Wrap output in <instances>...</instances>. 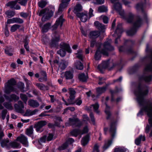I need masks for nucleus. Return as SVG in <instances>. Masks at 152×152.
I'll use <instances>...</instances> for the list:
<instances>
[{"mask_svg": "<svg viewBox=\"0 0 152 152\" xmlns=\"http://www.w3.org/2000/svg\"><path fill=\"white\" fill-rule=\"evenodd\" d=\"M102 50L100 51L99 48H98L96 50L94 56L95 60H99L101 59V57Z\"/></svg>", "mask_w": 152, "mask_h": 152, "instance_id": "nucleus-26", "label": "nucleus"}, {"mask_svg": "<svg viewBox=\"0 0 152 152\" xmlns=\"http://www.w3.org/2000/svg\"><path fill=\"white\" fill-rule=\"evenodd\" d=\"M73 101L74 102L73 103H74L72 104H73L76 103L77 105H80L82 103V101L80 97H79L75 100H73Z\"/></svg>", "mask_w": 152, "mask_h": 152, "instance_id": "nucleus-56", "label": "nucleus"}, {"mask_svg": "<svg viewBox=\"0 0 152 152\" xmlns=\"http://www.w3.org/2000/svg\"><path fill=\"white\" fill-rule=\"evenodd\" d=\"M47 122L45 121H41L36 123L34 126V127L35 129L37 132L41 133L43 131L42 127L46 125Z\"/></svg>", "mask_w": 152, "mask_h": 152, "instance_id": "nucleus-9", "label": "nucleus"}, {"mask_svg": "<svg viewBox=\"0 0 152 152\" xmlns=\"http://www.w3.org/2000/svg\"><path fill=\"white\" fill-rule=\"evenodd\" d=\"M68 64V62L65 60H61L58 64V69L64 70Z\"/></svg>", "mask_w": 152, "mask_h": 152, "instance_id": "nucleus-19", "label": "nucleus"}, {"mask_svg": "<svg viewBox=\"0 0 152 152\" xmlns=\"http://www.w3.org/2000/svg\"><path fill=\"white\" fill-rule=\"evenodd\" d=\"M88 132V129L87 126H85L82 130H80V134H83L86 133Z\"/></svg>", "mask_w": 152, "mask_h": 152, "instance_id": "nucleus-60", "label": "nucleus"}, {"mask_svg": "<svg viewBox=\"0 0 152 152\" xmlns=\"http://www.w3.org/2000/svg\"><path fill=\"white\" fill-rule=\"evenodd\" d=\"M55 11L54 8L49 9L46 8L41 10L39 15L42 16L44 14L42 20V21L44 22L50 19L53 16Z\"/></svg>", "mask_w": 152, "mask_h": 152, "instance_id": "nucleus-4", "label": "nucleus"}, {"mask_svg": "<svg viewBox=\"0 0 152 152\" xmlns=\"http://www.w3.org/2000/svg\"><path fill=\"white\" fill-rule=\"evenodd\" d=\"M119 50L120 52H124L128 54H133L134 52L132 48H127L125 45L120 47Z\"/></svg>", "mask_w": 152, "mask_h": 152, "instance_id": "nucleus-13", "label": "nucleus"}, {"mask_svg": "<svg viewBox=\"0 0 152 152\" xmlns=\"http://www.w3.org/2000/svg\"><path fill=\"white\" fill-rule=\"evenodd\" d=\"M39 111V110L35 109L33 111L27 110L26 111L25 113L24 114V116H30L35 114L37 112Z\"/></svg>", "mask_w": 152, "mask_h": 152, "instance_id": "nucleus-24", "label": "nucleus"}, {"mask_svg": "<svg viewBox=\"0 0 152 152\" xmlns=\"http://www.w3.org/2000/svg\"><path fill=\"white\" fill-rule=\"evenodd\" d=\"M142 139V141H145V137L144 136L140 135L135 140V144L137 145H139L141 143Z\"/></svg>", "mask_w": 152, "mask_h": 152, "instance_id": "nucleus-35", "label": "nucleus"}, {"mask_svg": "<svg viewBox=\"0 0 152 152\" xmlns=\"http://www.w3.org/2000/svg\"><path fill=\"white\" fill-rule=\"evenodd\" d=\"M3 105L8 110H12V104L10 102H5L3 104Z\"/></svg>", "mask_w": 152, "mask_h": 152, "instance_id": "nucleus-49", "label": "nucleus"}, {"mask_svg": "<svg viewBox=\"0 0 152 152\" xmlns=\"http://www.w3.org/2000/svg\"><path fill=\"white\" fill-rule=\"evenodd\" d=\"M11 99L12 100V102L13 100L15 101L18 100L19 99V98L18 96H17L16 95L14 94H12L10 96Z\"/></svg>", "mask_w": 152, "mask_h": 152, "instance_id": "nucleus-59", "label": "nucleus"}, {"mask_svg": "<svg viewBox=\"0 0 152 152\" xmlns=\"http://www.w3.org/2000/svg\"><path fill=\"white\" fill-rule=\"evenodd\" d=\"M68 89L69 93L70 96L69 98L67 99V101L69 102V104H72L73 103V100H75V94L76 92L74 89L73 88H69Z\"/></svg>", "mask_w": 152, "mask_h": 152, "instance_id": "nucleus-12", "label": "nucleus"}, {"mask_svg": "<svg viewBox=\"0 0 152 152\" xmlns=\"http://www.w3.org/2000/svg\"><path fill=\"white\" fill-rule=\"evenodd\" d=\"M114 4V7L116 11H120L121 10V5L118 1Z\"/></svg>", "mask_w": 152, "mask_h": 152, "instance_id": "nucleus-44", "label": "nucleus"}, {"mask_svg": "<svg viewBox=\"0 0 152 152\" xmlns=\"http://www.w3.org/2000/svg\"><path fill=\"white\" fill-rule=\"evenodd\" d=\"M68 145L67 142H65L61 146H59L58 149L59 151H62L66 149L68 147Z\"/></svg>", "mask_w": 152, "mask_h": 152, "instance_id": "nucleus-53", "label": "nucleus"}, {"mask_svg": "<svg viewBox=\"0 0 152 152\" xmlns=\"http://www.w3.org/2000/svg\"><path fill=\"white\" fill-rule=\"evenodd\" d=\"M20 97L23 102L25 104H26L28 100L27 96L26 94H20Z\"/></svg>", "mask_w": 152, "mask_h": 152, "instance_id": "nucleus-52", "label": "nucleus"}, {"mask_svg": "<svg viewBox=\"0 0 152 152\" xmlns=\"http://www.w3.org/2000/svg\"><path fill=\"white\" fill-rule=\"evenodd\" d=\"M116 122L115 121H111L110 125L109 132L111 136V139L105 140L104 145L103 147V149L106 150L112 143L113 139L115 138L116 131Z\"/></svg>", "mask_w": 152, "mask_h": 152, "instance_id": "nucleus-3", "label": "nucleus"}, {"mask_svg": "<svg viewBox=\"0 0 152 152\" xmlns=\"http://www.w3.org/2000/svg\"><path fill=\"white\" fill-rule=\"evenodd\" d=\"M5 14L7 17L8 18H10L15 15V11L8 10L5 12Z\"/></svg>", "mask_w": 152, "mask_h": 152, "instance_id": "nucleus-36", "label": "nucleus"}, {"mask_svg": "<svg viewBox=\"0 0 152 152\" xmlns=\"http://www.w3.org/2000/svg\"><path fill=\"white\" fill-rule=\"evenodd\" d=\"M13 18L14 23L21 24L23 22V20L19 18Z\"/></svg>", "mask_w": 152, "mask_h": 152, "instance_id": "nucleus-54", "label": "nucleus"}, {"mask_svg": "<svg viewBox=\"0 0 152 152\" xmlns=\"http://www.w3.org/2000/svg\"><path fill=\"white\" fill-rule=\"evenodd\" d=\"M26 134L29 136H31V135L33 133V126H30L29 128L26 129Z\"/></svg>", "mask_w": 152, "mask_h": 152, "instance_id": "nucleus-40", "label": "nucleus"}, {"mask_svg": "<svg viewBox=\"0 0 152 152\" xmlns=\"http://www.w3.org/2000/svg\"><path fill=\"white\" fill-rule=\"evenodd\" d=\"M63 17V15H62L57 20L55 24L52 27V30L53 31L56 30L59 25H60L61 28L62 26L63 23L65 20Z\"/></svg>", "mask_w": 152, "mask_h": 152, "instance_id": "nucleus-10", "label": "nucleus"}, {"mask_svg": "<svg viewBox=\"0 0 152 152\" xmlns=\"http://www.w3.org/2000/svg\"><path fill=\"white\" fill-rule=\"evenodd\" d=\"M20 27V25L18 24H15L12 26L11 28L10 31L12 32H13L19 28Z\"/></svg>", "mask_w": 152, "mask_h": 152, "instance_id": "nucleus-48", "label": "nucleus"}, {"mask_svg": "<svg viewBox=\"0 0 152 152\" xmlns=\"http://www.w3.org/2000/svg\"><path fill=\"white\" fill-rule=\"evenodd\" d=\"M124 19L128 23H133L132 27L126 31L127 35L129 36H132L135 34L138 28L141 26L142 23V19L140 16L135 17L134 15L131 12L126 14Z\"/></svg>", "mask_w": 152, "mask_h": 152, "instance_id": "nucleus-2", "label": "nucleus"}, {"mask_svg": "<svg viewBox=\"0 0 152 152\" xmlns=\"http://www.w3.org/2000/svg\"><path fill=\"white\" fill-rule=\"evenodd\" d=\"M14 107L16 111L18 113H24V110H23V108L21 107L17 104H15Z\"/></svg>", "mask_w": 152, "mask_h": 152, "instance_id": "nucleus-41", "label": "nucleus"}, {"mask_svg": "<svg viewBox=\"0 0 152 152\" xmlns=\"http://www.w3.org/2000/svg\"><path fill=\"white\" fill-rule=\"evenodd\" d=\"M51 24L50 23H48L45 24L42 27V31L43 33L47 32Z\"/></svg>", "mask_w": 152, "mask_h": 152, "instance_id": "nucleus-38", "label": "nucleus"}, {"mask_svg": "<svg viewBox=\"0 0 152 152\" xmlns=\"http://www.w3.org/2000/svg\"><path fill=\"white\" fill-rule=\"evenodd\" d=\"M16 140L19 141L21 143L26 146L28 143L27 137L24 135H21V137H17Z\"/></svg>", "mask_w": 152, "mask_h": 152, "instance_id": "nucleus-20", "label": "nucleus"}, {"mask_svg": "<svg viewBox=\"0 0 152 152\" xmlns=\"http://www.w3.org/2000/svg\"><path fill=\"white\" fill-rule=\"evenodd\" d=\"M140 66V65L139 64H135L132 67L131 70L133 72H135L138 70Z\"/></svg>", "mask_w": 152, "mask_h": 152, "instance_id": "nucleus-57", "label": "nucleus"}, {"mask_svg": "<svg viewBox=\"0 0 152 152\" xmlns=\"http://www.w3.org/2000/svg\"><path fill=\"white\" fill-rule=\"evenodd\" d=\"M92 107H93V109L95 112L97 113H99V111L98 110L99 107V105L98 103H96L94 104L91 105L90 107L91 108Z\"/></svg>", "mask_w": 152, "mask_h": 152, "instance_id": "nucleus-46", "label": "nucleus"}, {"mask_svg": "<svg viewBox=\"0 0 152 152\" xmlns=\"http://www.w3.org/2000/svg\"><path fill=\"white\" fill-rule=\"evenodd\" d=\"M77 118H69V122L65 124L66 126H73L75 122L76 121Z\"/></svg>", "mask_w": 152, "mask_h": 152, "instance_id": "nucleus-30", "label": "nucleus"}, {"mask_svg": "<svg viewBox=\"0 0 152 152\" xmlns=\"http://www.w3.org/2000/svg\"><path fill=\"white\" fill-rule=\"evenodd\" d=\"M105 104L106 106V107L105 108V112L106 115L107 116L106 118V119H107L108 120L110 118L111 114L110 111H109L110 107L107 105L106 102L105 103Z\"/></svg>", "mask_w": 152, "mask_h": 152, "instance_id": "nucleus-32", "label": "nucleus"}, {"mask_svg": "<svg viewBox=\"0 0 152 152\" xmlns=\"http://www.w3.org/2000/svg\"><path fill=\"white\" fill-rule=\"evenodd\" d=\"M111 40L109 39L104 43L103 48L102 49V53L103 55L108 56L109 54L108 51L114 50V47L111 45Z\"/></svg>", "mask_w": 152, "mask_h": 152, "instance_id": "nucleus-7", "label": "nucleus"}, {"mask_svg": "<svg viewBox=\"0 0 152 152\" xmlns=\"http://www.w3.org/2000/svg\"><path fill=\"white\" fill-rule=\"evenodd\" d=\"M17 2V1L16 0L15 1H10L6 4V6L7 7H9L11 9H12L14 8Z\"/></svg>", "mask_w": 152, "mask_h": 152, "instance_id": "nucleus-33", "label": "nucleus"}, {"mask_svg": "<svg viewBox=\"0 0 152 152\" xmlns=\"http://www.w3.org/2000/svg\"><path fill=\"white\" fill-rule=\"evenodd\" d=\"M82 123L79 120L78 118H77L76 121L75 122V123L74 124L72 127L75 128L78 127L80 128L82 125Z\"/></svg>", "mask_w": 152, "mask_h": 152, "instance_id": "nucleus-47", "label": "nucleus"}, {"mask_svg": "<svg viewBox=\"0 0 152 152\" xmlns=\"http://www.w3.org/2000/svg\"><path fill=\"white\" fill-rule=\"evenodd\" d=\"M75 66L77 69L82 70L83 69L84 66L83 64L79 61H77L75 63Z\"/></svg>", "mask_w": 152, "mask_h": 152, "instance_id": "nucleus-29", "label": "nucleus"}, {"mask_svg": "<svg viewBox=\"0 0 152 152\" xmlns=\"http://www.w3.org/2000/svg\"><path fill=\"white\" fill-rule=\"evenodd\" d=\"M82 10V7L81 5L79 4H77L73 10V12L76 14L77 16L78 14L81 13L80 12Z\"/></svg>", "mask_w": 152, "mask_h": 152, "instance_id": "nucleus-23", "label": "nucleus"}, {"mask_svg": "<svg viewBox=\"0 0 152 152\" xmlns=\"http://www.w3.org/2000/svg\"><path fill=\"white\" fill-rule=\"evenodd\" d=\"M60 40V36L57 33L56 31L54 33V37L51 39L50 45L52 48L56 47L58 46V43Z\"/></svg>", "mask_w": 152, "mask_h": 152, "instance_id": "nucleus-8", "label": "nucleus"}, {"mask_svg": "<svg viewBox=\"0 0 152 152\" xmlns=\"http://www.w3.org/2000/svg\"><path fill=\"white\" fill-rule=\"evenodd\" d=\"M107 87L103 86L101 87H98L96 88V92L98 94H101L104 93L106 90Z\"/></svg>", "mask_w": 152, "mask_h": 152, "instance_id": "nucleus-37", "label": "nucleus"}, {"mask_svg": "<svg viewBox=\"0 0 152 152\" xmlns=\"http://www.w3.org/2000/svg\"><path fill=\"white\" fill-rule=\"evenodd\" d=\"M7 113V109L3 110L2 111V118L3 120H4L6 117V115Z\"/></svg>", "mask_w": 152, "mask_h": 152, "instance_id": "nucleus-61", "label": "nucleus"}, {"mask_svg": "<svg viewBox=\"0 0 152 152\" xmlns=\"http://www.w3.org/2000/svg\"><path fill=\"white\" fill-rule=\"evenodd\" d=\"M60 47L61 48L65 50L69 53H71L72 52V50L69 44L62 42L60 44Z\"/></svg>", "mask_w": 152, "mask_h": 152, "instance_id": "nucleus-18", "label": "nucleus"}, {"mask_svg": "<svg viewBox=\"0 0 152 152\" xmlns=\"http://www.w3.org/2000/svg\"><path fill=\"white\" fill-rule=\"evenodd\" d=\"M66 51L65 50L61 48L59 50L57 51V53L60 55V56L63 57L66 55Z\"/></svg>", "mask_w": 152, "mask_h": 152, "instance_id": "nucleus-51", "label": "nucleus"}, {"mask_svg": "<svg viewBox=\"0 0 152 152\" xmlns=\"http://www.w3.org/2000/svg\"><path fill=\"white\" fill-rule=\"evenodd\" d=\"M89 140V136L88 135H86L85 137H83L82 139L81 143L82 145L84 146L88 144Z\"/></svg>", "mask_w": 152, "mask_h": 152, "instance_id": "nucleus-28", "label": "nucleus"}, {"mask_svg": "<svg viewBox=\"0 0 152 152\" xmlns=\"http://www.w3.org/2000/svg\"><path fill=\"white\" fill-rule=\"evenodd\" d=\"M9 142L8 140H3L1 142V145L3 146H4L7 145V144Z\"/></svg>", "mask_w": 152, "mask_h": 152, "instance_id": "nucleus-64", "label": "nucleus"}, {"mask_svg": "<svg viewBox=\"0 0 152 152\" xmlns=\"http://www.w3.org/2000/svg\"><path fill=\"white\" fill-rule=\"evenodd\" d=\"M67 5L65 4H64L61 3V4L57 12L56 13V16H57L58 15L61 14L64 10V8L67 7Z\"/></svg>", "mask_w": 152, "mask_h": 152, "instance_id": "nucleus-25", "label": "nucleus"}, {"mask_svg": "<svg viewBox=\"0 0 152 152\" xmlns=\"http://www.w3.org/2000/svg\"><path fill=\"white\" fill-rule=\"evenodd\" d=\"M117 11L118 12L119 14L121 16L122 18L124 19L126 15L124 14V10L121 9L120 10L118 11Z\"/></svg>", "mask_w": 152, "mask_h": 152, "instance_id": "nucleus-63", "label": "nucleus"}, {"mask_svg": "<svg viewBox=\"0 0 152 152\" xmlns=\"http://www.w3.org/2000/svg\"><path fill=\"white\" fill-rule=\"evenodd\" d=\"M152 80V75H148L145 74L140 75L138 77V83L136 86L134 94L137 97V99L140 105H142L144 103V97L147 95L149 92L148 87L142 85L141 82L144 81L146 83H148Z\"/></svg>", "mask_w": 152, "mask_h": 152, "instance_id": "nucleus-1", "label": "nucleus"}, {"mask_svg": "<svg viewBox=\"0 0 152 152\" xmlns=\"http://www.w3.org/2000/svg\"><path fill=\"white\" fill-rule=\"evenodd\" d=\"M80 133H81L80 130L77 129H74L70 132L72 136H75V137H77L79 134H80Z\"/></svg>", "mask_w": 152, "mask_h": 152, "instance_id": "nucleus-34", "label": "nucleus"}, {"mask_svg": "<svg viewBox=\"0 0 152 152\" xmlns=\"http://www.w3.org/2000/svg\"><path fill=\"white\" fill-rule=\"evenodd\" d=\"M140 106L142 107L139 112L137 114V116L142 115L143 111H144L147 113L148 116L149 117L152 116V102L148 101L146 102L145 105H144L143 104L142 105Z\"/></svg>", "mask_w": 152, "mask_h": 152, "instance_id": "nucleus-6", "label": "nucleus"}, {"mask_svg": "<svg viewBox=\"0 0 152 152\" xmlns=\"http://www.w3.org/2000/svg\"><path fill=\"white\" fill-rule=\"evenodd\" d=\"M16 81L13 78L8 80L5 85L4 92L9 94L11 92H14L15 91L14 86L16 85Z\"/></svg>", "mask_w": 152, "mask_h": 152, "instance_id": "nucleus-5", "label": "nucleus"}, {"mask_svg": "<svg viewBox=\"0 0 152 152\" xmlns=\"http://www.w3.org/2000/svg\"><path fill=\"white\" fill-rule=\"evenodd\" d=\"M18 87L20 91L22 92H24L27 91V90H26L25 88L24 83L22 82H19L18 83Z\"/></svg>", "mask_w": 152, "mask_h": 152, "instance_id": "nucleus-31", "label": "nucleus"}, {"mask_svg": "<svg viewBox=\"0 0 152 152\" xmlns=\"http://www.w3.org/2000/svg\"><path fill=\"white\" fill-rule=\"evenodd\" d=\"M77 17L80 18L81 21L83 22H86L88 18V16L87 14L81 13L80 14H78Z\"/></svg>", "mask_w": 152, "mask_h": 152, "instance_id": "nucleus-27", "label": "nucleus"}, {"mask_svg": "<svg viewBox=\"0 0 152 152\" xmlns=\"http://www.w3.org/2000/svg\"><path fill=\"white\" fill-rule=\"evenodd\" d=\"M35 85L38 87V88L41 90H45V88L47 90H48V88L47 86H45L44 84H40V83H36Z\"/></svg>", "mask_w": 152, "mask_h": 152, "instance_id": "nucleus-39", "label": "nucleus"}, {"mask_svg": "<svg viewBox=\"0 0 152 152\" xmlns=\"http://www.w3.org/2000/svg\"><path fill=\"white\" fill-rule=\"evenodd\" d=\"M65 76L66 79H72L73 77L72 73L70 71H66L65 73Z\"/></svg>", "mask_w": 152, "mask_h": 152, "instance_id": "nucleus-42", "label": "nucleus"}, {"mask_svg": "<svg viewBox=\"0 0 152 152\" xmlns=\"http://www.w3.org/2000/svg\"><path fill=\"white\" fill-rule=\"evenodd\" d=\"M143 6L144 3L140 2L137 4L135 7V8L137 10H141L142 13L143 14V17L145 18L146 17V15L145 12L144 11L143 9Z\"/></svg>", "mask_w": 152, "mask_h": 152, "instance_id": "nucleus-15", "label": "nucleus"}, {"mask_svg": "<svg viewBox=\"0 0 152 152\" xmlns=\"http://www.w3.org/2000/svg\"><path fill=\"white\" fill-rule=\"evenodd\" d=\"M78 78L80 81L83 82H86L87 79V77L84 73L78 76Z\"/></svg>", "mask_w": 152, "mask_h": 152, "instance_id": "nucleus-45", "label": "nucleus"}, {"mask_svg": "<svg viewBox=\"0 0 152 152\" xmlns=\"http://www.w3.org/2000/svg\"><path fill=\"white\" fill-rule=\"evenodd\" d=\"M10 145L13 148H17L19 146L20 144L16 142H13L10 144Z\"/></svg>", "mask_w": 152, "mask_h": 152, "instance_id": "nucleus-58", "label": "nucleus"}, {"mask_svg": "<svg viewBox=\"0 0 152 152\" xmlns=\"http://www.w3.org/2000/svg\"><path fill=\"white\" fill-rule=\"evenodd\" d=\"M107 7L104 5H102L99 7L98 9V11L99 12H107Z\"/></svg>", "mask_w": 152, "mask_h": 152, "instance_id": "nucleus-43", "label": "nucleus"}, {"mask_svg": "<svg viewBox=\"0 0 152 152\" xmlns=\"http://www.w3.org/2000/svg\"><path fill=\"white\" fill-rule=\"evenodd\" d=\"M94 25L96 28L101 32H104L105 29V25L100 23L98 21H96L94 23Z\"/></svg>", "mask_w": 152, "mask_h": 152, "instance_id": "nucleus-16", "label": "nucleus"}, {"mask_svg": "<svg viewBox=\"0 0 152 152\" xmlns=\"http://www.w3.org/2000/svg\"><path fill=\"white\" fill-rule=\"evenodd\" d=\"M28 105L33 108H36L39 105V104L37 101L33 99H30L28 101Z\"/></svg>", "mask_w": 152, "mask_h": 152, "instance_id": "nucleus-21", "label": "nucleus"}, {"mask_svg": "<svg viewBox=\"0 0 152 152\" xmlns=\"http://www.w3.org/2000/svg\"><path fill=\"white\" fill-rule=\"evenodd\" d=\"M123 29L121 24H118L117 27L115 31L114 34L113 35V36H115L116 35L117 36L121 37V34L123 32Z\"/></svg>", "mask_w": 152, "mask_h": 152, "instance_id": "nucleus-17", "label": "nucleus"}, {"mask_svg": "<svg viewBox=\"0 0 152 152\" xmlns=\"http://www.w3.org/2000/svg\"><path fill=\"white\" fill-rule=\"evenodd\" d=\"M46 139V136H44L41 138L40 140L39 141V144H41L42 143L45 142Z\"/></svg>", "mask_w": 152, "mask_h": 152, "instance_id": "nucleus-62", "label": "nucleus"}, {"mask_svg": "<svg viewBox=\"0 0 152 152\" xmlns=\"http://www.w3.org/2000/svg\"><path fill=\"white\" fill-rule=\"evenodd\" d=\"M109 60L105 61L102 62L100 65H99L97 67L98 69L102 73H103V69L109 67L110 64L109 63Z\"/></svg>", "mask_w": 152, "mask_h": 152, "instance_id": "nucleus-14", "label": "nucleus"}, {"mask_svg": "<svg viewBox=\"0 0 152 152\" xmlns=\"http://www.w3.org/2000/svg\"><path fill=\"white\" fill-rule=\"evenodd\" d=\"M125 148L122 147L116 148L114 149V152H125Z\"/></svg>", "mask_w": 152, "mask_h": 152, "instance_id": "nucleus-55", "label": "nucleus"}, {"mask_svg": "<svg viewBox=\"0 0 152 152\" xmlns=\"http://www.w3.org/2000/svg\"><path fill=\"white\" fill-rule=\"evenodd\" d=\"M146 58L148 59V61L150 63L146 65L145 70V71L152 72V51L150 54L144 58V59Z\"/></svg>", "mask_w": 152, "mask_h": 152, "instance_id": "nucleus-11", "label": "nucleus"}, {"mask_svg": "<svg viewBox=\"0 0 152 152\" xmlns=\"http://www.w3.org/2000/svg\"><path fill=\"white\" fill-rule=\"evenodd\" d=\"M47 4V2L44 0H41L38 3L39 7L42 8L44 7Z\"/></svg>", "mask_w": 152, "mask_h": 152, "instance_id": "nucleus-50", "label": "nucleus"}, {"mask_svg": "<svg viewBox=\"0 0 152 152\" xmlns=\"http://www.w3.org/2000/svg\"><path fill=\"white\" fill-rule=\"evenodd\" d=\"M100 32L97 31H92L90 33V37L91 39H96L100 36Z\"/></svg>", "mask_w": 152, "mask_h": 152, "instance_id": "nucleus-22", "label": "nucleus"}]
</instances>
